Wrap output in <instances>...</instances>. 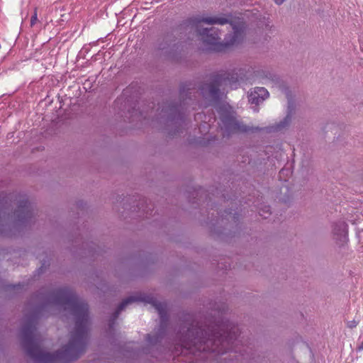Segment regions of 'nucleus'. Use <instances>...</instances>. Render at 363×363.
Segmentation results:
<instances>
[{
	"mask_svg": "<svg viewBox=\"0 0 363 363\" xmlns=\"http://www.w3.org/2000/svg\"><path fill=\"white\" fill-rule=\"evenodd\" d=\"M332 236L338 246H343L348 240L347 225L344 221H338L332 225Z\"/></svg>",
	"mask_w": 363,
	"mask_h": 363,
	"instance_id": "nucleus-9",
	"label": "nucleus"
},
{
	"mask_svg": "<svg viewBox=\"0 0 363 363\" xmlns=\"http://www.w3.org/2000/svg\"><path fill=\"white\" fill-rule=\"evenodd\" d=\"M238 81L237 73L225 72L214 74L211 77L208 82L200 86V94L206 100L216 102L220 99L221 91H224L227 87L230 89H237Z\"/></svg>",
	"mask_w": 363,
	"mask_h": 363,
	"instance_id": "nucleus-6",
	"label": "nucleus"
},
{
	"mask_svg": "<svg viewBox=\"0 0 363 363\" xmlns=\"http://www.w3.org/2000/svg\"><path fill=\"white\" fill-rule=\"evenodd\" d=\"M274 3L277 5L280 6L282 5L286 0H272Z\"/></svg>",
	"mask_w": 363,
	"mask_h": 363,
	"instance_id": "nucleus-15",
	"label": "nucleus"
},
{
	"mask_svg": "<svg viewBox=\"0 0 363 363\" xmlns=\"http://www.w3.org/2000/svg\"><path fill=\"white\" fill-rule=\"evenodd\" d=\"M160 337L158 335H151L150 334L147 335L146 340L150 345H156L160 342Z\"/></svg>",
	"mask_w": 363,
	"mask_h": 363,
	"instance_id": "nucleus-12",
	"label": "nucleus"
},
{
	"mask_svg": "<svg viewBox=\"0 0 363 363\" xmlns=\"http://www.w3.org/2000/svg\"><path fill=\"white\" fill-rule=\"evenodd\" d=\"M269 96V91L264 87H255L248 94V101L252 104L259 105Z\"/></svg>",
	"mask_w": 363,
	"mask_h": 363,
	"instance_id": "nucleus-10",
	"label": "nucleus"
},
{
	"mask_svg": "<svg viewBox=\"0 0 363 363\" xmlns=\"http://www.w3.org/2000/svg\"><path fill=\"white\" fill-rule=\"evenodd\" d=\"M179 342L175 347V353L195 351L224 353L237 352L234 344L240 335V328L234 323L222 317L220 320L199 322L192 314L184 316L180 328Z\"/></svg>",
	"mask_w": 363,
	"mask_h": 363,
	"instance_id": "nucleus-2",
	"label": "nucleus"
},
{
	"mask_svg": "<svg viewBox=\"0 0 363 363\" xmlns=\"http://www.w3.org/2000/svg\"><path fill=\"white\" fill-rule=\"evenodd\" d=\"M179 130H175L174 131V133H169V134H170L171 135L174 136V135H177V133H179Z\"/></svg>",
	"mask_w": 363,
	"mask_h": 363,
	"instance_id": "nucleus-17",
	"label": "nucleus"
},
{
	"mask_svg": "<svg viewBox=\"0 0 363 363\" xmlns=\"http://www.w3.org/2000/svg\"><path fill=\"white\" fill-rule=\"evenodd\" d=\"M285 172H289L288 169H281L280 172H279V177H281L282 174H284Z\"/></svg>",
	"mask_w": 363,
	"mask_h": 363,
	"instance_id": "nucleus-16",
	"label": "nucleus"
},
{
	"mask_svg": "<svg viewBox=\"0 0 363 363\" xmlns=\"http://www.w3.org/2000/svg\"><path fill=\"white\" fill-rule=\"evenodd\" d=\"M359 350H363V341L361 342V345H359Z\"/></svg>",
	"mask_w": 363,
	"mask_h": 363,
	"instance_id": "nucleus-19",
	"label": "nucleus"
},
{
	"mask_svg": "<svg viewBox=\"0 0 363 363\" xmlns=\"http://www.w3.org/2000/svg\"><path fill=\"white\" fill-rule=\"evenodd\" d=\"M134 302H144L152 304L158 312L160 317V327L163 328L167 321V303L158 301L155 298L150 295L139 294L131 296L124 299L113 313L109 320V328L113 327L116 320L118 318L120 313L129 304Z\"/></svg>",
	"mask_w": 363,
	"mask_h": 363,
	"instance_id": "nucleus-8",
	"label": "nucleus"
},
{
	"mask_svg": "<svg viewBox=\"0 0 363 363\" xmlns=\"http://www.w3.org/2000/svg\"><path fill=\"white\" fill-rule=\"evenodd\" d=\"M43 267H46V262L45 260H43V263L42 264V267H40V269L42 270V268Z\"/></svg>",
	"mask_w": 363,
	"mask_h": 363,
	"instance_id": "nucleus-18",
	"label": "nucleus"
},
{
	"mask_svg": "<svg viewBox=\"0 0 363 363\" xmlns=\"http://www.w3.org/2000/svg\"><path fill=\"white\" fill-rule=\"evenodd\" d=\"M219 113L223 125L222 128L225 129V131L228 134L234 133H247L249 131L254 132L259 130H265L267 133H276L286 130L290 126L293 116V106L289 101L287 113L283 120L273 125L264 127L262 128H259L258 127L250 128L249 126H247L239 122L236 120L233 113L227 109L226 107H220Z\"/></svg>",
	"mask_w": 363,
	"mask_h": 363,
	"instance_id": "nucleus-5",
	"label": "nucleus"
},
{
	"mask_svg": "<svg viewBox=\"0 0 363 363\" xmlns=\"http://www.w3.org/2000/svg\"><path fill=\"white\" fill-rule=\"evenodd\" d=\"M259 216L263 218H268L269 216L271 214L269 206H264L262 209L259 210Z\"/></svg>",
	"mask_w": 363,
	"mask_h": 363,
	"instance_id": "nucleus-11",
	"label": "nucleus"
},
{
	"mask_svg": "<svg viewBox=\"0 0 363 363\" xmlns=\"http://www.w3.org/2000/svg\"><path fill=\"white\" fill-rule=\"evenodd\" d=\"M191 23L198 26L201 23L208 25H225L230 24L233 32L225 35L223 42H220V32L216 28L197 29V32L201 40L206 45H210L215 51L221 52L233 46L241 43L244 39V30L240 24H235L232 21V16L229 14H221L213 16H197L191 19Z\"/></svg>",
	"mask_w": 363,
	"mask_h": 363,
	"instance_id": "nucleus-4",
	"label": "nucleus"
},
{
	"mask_svg": "<svg viewBox=\"0 0 363 363\" xmlns=\"http://www.w3.org/2000/svg\"><path fill=\"white\" fill-rule=\"evenodd\" d=\"M38 21L37 11L35 10L33 15L31 16L30 19V26H33Z\"/></svg>",
	"mask_w": 363,
	"mask_h": 363,
	"instance_id": "nucleus-13",
	"label": "nucleus"
},
{
	"mask_svg": "<svg viewBox=\"0 0 363 363\" xmlns=\"http://www.w3.org/2000/svg\"><path fill=\"white\" fill-rule=\"evenodd\" d=\"M226 213V215L225 216L227 217V219L229 220L230 218H233L235 219V213L233 215V213L231 211L230 212H225Z\"/></svg>",
	"mask_w": 363,
	"mask_h": 363,
	"instance_id": "nucleus-14",
	"label": "nucleus"
},
{
	"mask_svg": "<svg viewBox=\"0 0 363 363\" xmlns=\"http://www.w3.org/2000/svg\"><path fill=\"white\" fill-rule=\"evenodd\" d=\"M35 211L25 194L0 196V233L4 236L15 235L22 227L33 222Z\"/></svg>",
	"mask_w": 363,
	"mask_h": 363,
	"instance_id": "nucleus-3",
	"label": "nucleus"
},
{
	"mask_svg": "<svg viewBox=\"0 0 363 363\" xmlns=\"http://www.w3.org/2000/svg\"><path fill=\"white\" fill-rule=\"evenodd\" d=\"M196 91L195 87L191 83L182 84L180 89V97L182 101L179 106L169 104L162 108L164 114H167V123L171 125H180L184 121V111L191 108L195 109L196 103Z\"/></svg>",
	"mask_w": 363,
	"mask_h": 363,
	"instance_id": "nucleus-7",
	"label": "nucleus"
},
{
	"mask_svg": "<svg viewBox=\"0 0 363 363\" xmlns=\"http://www.w3.org/2000/svg\"><path fill=\"white\" fill-rule=\"evenodd\" d=\"M21 331L22 346L35 363H69L85 351L90 318L88 304L67 287L34 295Z\"/></svg>",
	"mask_w": 363,
	"mask_h": 363,
	"instance_id": "nucleus-1",
	"label": "nucleus"
}]
</instances>
